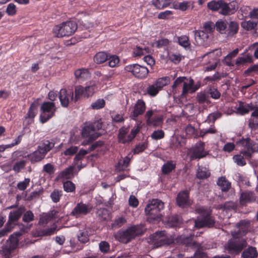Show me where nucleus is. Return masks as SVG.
Masks as SVG:
<instances>
[{
  "mask_svg": "<svg viewBox=\"0 0 258 258\" xmlns=\"http://www.w3.org/2000/svg\"><path fill=\"white\" fill-rule=\"evenodd\" d=\"M165 134L161 130L154 131L151 135L152 139L155 140H160L164 137Z\"/></svg>",
  "mask_w": 258,
  "mask_h": 258,
  "instance_id": "864d4df0",
  "label": "nucleus"
},
{
  "mask_svg": "<svg viewBox=\"0 0 258 258\" xmlns=\"http://www.w3.org/2000/svg\"><path fill=\"white\" fill-rule=\"evenodd\" d=\"M217 184L223 192L227 191L231 187V183L224 176H221L218 179Z\"/></svg>",
  "mask_w": 258,
  "mask_h": 258,
  "instance_id": "cd10ccee",
  "label": "nucleus"
},
{
  "mask_svg": "<svg viewBox=\"0 0 258 258\" xmlns=\"http://www.w3.org/2000/svg\"><path fill=\"white\" fill-rule=\"evenodd\" d=\"M249 222L246 220H241L237 224V226L238 228L237 231L232 232L233 237H240L245 235L248 231L249 227Z\"/></svg>",
  "mask_w": 258,
  "mask_h": 258,
  "instance_id": "6ab92c4d",
  "label": "nucleus"
},
{
  "mask_svg": "<svg viewBox=\"0 0 258 258\" xmlns=\"http://www.w3.org/2000/svg\"><path fill=\"white\" fill-rule=\"evenodd\" d=\"M149 243L154 247H158L164 245H169L174 242V238L167 236L164 231L156 232L150 237Z\"/></svg>",
  "mask_w": 258,
  "mask_h": 258,
  "instance_id": "9d476101",
  "label": "nucleus"
},
{
  "mask_svg": "<svg viewBox=\"0 0 258 258\" xmlns=\"http://www.w3.org/2000/svg\"><path fill=\"white\" fill-rule=\"evenodd\" d=\"M75 75L79 81H84L90 77V73L88 70L82 68L75 72Z\"/></svg>",
  "mask_w": 258,
  "mask_h": 258,
  "instance_id": "393cba45",
  "label": "nucleus"
},
{
  "mask_svg": "<svg viewBox=\"0 0 258 258\" xmlns=\"http://www.w3.org/2000/svg\"><path fill=\"white\" fill-rule=\"evenodd\" d=\"M52 219V216L49 214H43L40 216L39 224L43 225L46 224Z\"/></svg>",
  "mask_w": 258,
  "mask_h": 258,
  "instance_id": "3c124183",
  "label": "nucleus"
},
{
  "mask_svg": "<svg viewBox=\"0 0 258 258\" xmlns=\"http://www.w3.org/2000/svg\"><path fill=\"white\" fill-rule=\"evenodd\" d=\"M244 157V156L240 153L239 155H234L233 157V159L237 165L238 166H243L246 164V162Z\"/></svg>",
  "mask_w": 258,
  "mask_h": 258,
  "instance_id": "de8ad7c7",
  "label": "nucleus"
},
{
  "mask_svg": "<svg viewBox=\"0 0 258 258\" xmlns=\"http://www.w3.org/2000/svg\"><path fill=\"white\" fill-rule=\"evenodd\" d=\"M97 215L101 221H106L110 219V212L105 208H100L97 211Z\"/></svg>",
  "mask_w": 258,
  "mask_h": 258,
  "instance_id": "473e14b6",
  "label": "nucleus"
},
{
  "mask_svg": "<svg viewBox=\"0 0 258 258\" xmlns=\"http://www.w3.org/2000/svg\"><path fill=\"white\" fill-rule=\"evenodd\" d=\"M202 247V244H201V246L199 248H193L192 249H196L194 255L186 258H204L205 256V253L201 250Z\"/></svg>",
  "mask_w": 258,
  "mask_h": 258,
  "instance_id": "e2e57ef3",
  "label": "nucleus"
},
{
  "mask_svg": "<svg viewBox=\"0 0 258 258\" xmlns=\"http://www.w3.org/2000/svg\"><path fill=\"white\" fill-rule=\"evenodd\" d=\"M186 79L185 77H178L174 82L172 86V92L173 94H175L177 92V88L181 85V84H183L184 81Z\"/></svg>",
  "mask_w": 258,
  "mask_h": 258,
  "instance_id": "79ce46f5",
  "label": "nucleus"
},
{
  "mask_svg": "<svg viewBox=\"0 0 258 258\" xmlns=\"http://www.w3.org/2000/svg\"><path fill=\"white\" fill-rule=\"evenodd\" d=\"M237 111L241 114H244L249 112L250 110H252L251 106L249 104H244L242 102H239L238 106L236 107Z\"/></svg>",
  "mask_w": 258,
  "mask_h": 258,
  "instance_id": "4c0bfd02",
  "label": "nucleus"
},
{
  "mask_svg": "<svg viewBox=\"0 0 258 258\" xmlns=\"http://www.w3.org/2000/svg\"><path fill=\"white\" fill-rule=\"evenodd\" d=\"M21 235L20 232L12 234L1 247L0 254L4 256H11V254L18 245V237Z\"/></svg>",
  "mask_w": 258,
  "mask_h": 258,
  "instance_id": "6e6552de",
  "label": "nucleus"
},
{
  "mask_svg": "<svg viewBox=\"0 0 258 258\" xmlns=\"http://www.w3.org/2000/svg\"><path fill=\"white\" fill-rule=\"evenodd\" d=\"M74 94L72 91H68L65 89H62L59 93V99L63 107H68L70 101L74 100Z\"/></svg>",
  "mask_w": 258,
  "mask_h": 258,
  "instance_id": "a211bd4d",
  "label": "nucleus"
},
{
  "mask_svg": "<svg viewBox=\"0 0 258 258\" xmlns=\"http://www.w3.org/2000/svg\"><path fill=\"white\" fill-rule=\"evenodd\" d=\"M131 161V158L126 156L122 159L119 160L117 165L116 166V170L120 171L125 169V168L128 166Z\"/></svg>",
  "mask_w": 258,
  "mask_h": 258,
  "instance_id": "c756f323",
  "label": "nucleus"
},
{
  "mask_svg": "<svg viewBox=\"0 0 258 258\" xmlns=\"http://www.w3.org/2000/svg\"><path fill=\"white\" fill-rule=\"evenodd\" d=\"M176 167V164L173 161H168L162 166V171L164 174L171 172Z\"/></svg>",
  "mask_w": 258,
  "mask_h": 258,
  "instance_id": "2f4dec72",
  "label": "nucleus"
},
{
  "mask_svg": "<svg viewBox=\"0 0 258 258\" xmlns=\"http://www.w3.org/2000/svg\"><path fill=\"white\" fill-rule=\"evenodd\" d=\"M99 249L103 253H107L110 249V245L105 241H102L99 244Z\"/></svg>",
  "mask_w": 258,
  "mask_h": 258,
  "instance_id": "052dcab7",
  "label": "nucleus"
},
{
  "mask_svg": "<svg viewBox=\"0 0 258 258\" xmlns=\"http://www.w3.org/2000/svg\"><path fill=\"white\" fill-rule=\"evenodd\" d=\"M102 127V123L99 121H95L89 125L85 126L83 128L82 135L87 139L83 141V144H88L100 137L104 131H103L102 132H97V131L101 130Z\"/></svg>",
  "mask_w": 258,
  "mask_h": 258,
  "instance_id": "20e7f679",
  "label": "nucleus"
},
{
  "mask_svg": "<svg viewBox=\"0 0 258 258\" xmlns=\"http://www.w3.org/2000/svg\"><path fill=\"white\" fill-rule=\"evenodd\" d=\"M256 26V22H254L250 20L244 21L241 23V27L247 31L255 30Z\"/></svg>",
  "mask_w": 258,
  "mask_h": 258,
  "instance_id": "a19ab883",
  "label": "nucleus"
},
{
  "mask_svg": "<svg viewBox=\"0 0 258 258\" xmlns=\"http://www.w3.org/2000/svg\"><path fill=\"white\" fill-rule=\"evenodd\" d=\"M96 87L94 85L88 86L84 89L85 93L84 96L86 97H89L92 96L95 91Z\"/></svg>",
  "mask_w": 258,
  "mask_h": 258,
  "instance_id": "bf43d9fd",
  "label": "nucleus"
},
{
  "mask_svg": "<svg viewBox=\"0 0 258 258\" xmlns=\"http://www.w3.org/2000/svg\"><path fill=\"white\" fill-rule=\"evenodd\" d=\"M168 81L169 79L168 77H162L157 80L154 84L161 90L164 86L168 84Z\"/></svg>",
  "mask_w": 258,
  "mask_h": 258,
  "instance_id": "37998d69",
  "label": "nucleus"
},
{
  "mask_svg": "<svg viewBox=\"0 0 258 258\" xmlns=\"http://www.w3.org/2000/svg\"><path fill=\"white\" fill-rule=\"evenodd\" d=\"M216 30L220 34L224 35L226 38L232 37L238 32V23L234 21L228 22L226 20L220 19L215 25Z\"/></svg>",
  "mask_w": 258,
  "mask_h": 258,
  "instance_id": "f03ea898",
  "label": "nucleus"
},
{
  "mask_svg": "<svg viewBox=\"0 0 258 258\" xmlns=\"http://www.w3.org/2000/svg\"><path fill=\"white\" fill-rule=\"evenodd\" d=\"M194 80L191 78H188L186 77V79L184 81L182 87V91L181 94V97L185 96L187 93H193Z\"/></svg>",
  "mask_w": 258,
  "mask_h": 258,
  "instance_id": "4be33fe9",
  "label": "nucleus"
},
{
  "mask_svg": "<svg viewBox=\"0 0 258 258\" xmlns=\"http://www.w3.org/2000/svg\"><path fill=\"white\" fill-rule=\"evenodd\" d=\"M77 29V24L75 22L68 21L55 26L53 31L57 37H62L72 35Z\"/></svg>",
  "mask_w": 258,
  "mask_h": 258,
  "instance_id": "0eeeda50",
  "label": "nucleus"
},
{
  "mask_svg": "<svg viewBox=\"0 0 258 258\" xmlns=\"http://www.w3.org/2000/svg\"><path fill=\"white\" fill-rule=\"evenodd\" d=\"M236 145L241 148H243L240 153L246 159H250L253 152H258V144L251 140L249 138H242L236 142Z\"/></svg>",
  "mask_w": 258,
  "mask_h": 258,
  "instance_id": "423d86ee",
  "label": "nucleus"
},
{
  "mask_svg": "<svg viewBox=\"0 0 258 258\" xmlns=\"http://www.w3.org/2000/svg\"><path fill=\"white\" fill-rule=\"evenodd\" d=\"M125 71L131 73L138 79H143L146 78L149 73L148 69L144 66L137 63L129 64L124 67Z\"/></svg>",
  "mask_w": 258,
  "mask_h": 258,
  "instance_id": "f8f14e48",
  "label": "nucleus"
},
{
  "mask_svg": "<svg viewBox=\"0 0 258 258\" xmlns=\"http://www.w3.org/2000/svg\"><path fill=\"white\" fill-rule=\"evenodd\" d=\"M63 189L67 192L75 191L76 186L74 183L70 180H68L63 182Z\"/></svg>",
  "mask_w": 258,
  "mask_h": 258,
  "instance_id": "49530a36",
  "label": "nucleus"
},
{
  "mask_svg": "<svg viewBox=\"0 0 258 258\" xmlns=\"http://www.w3.org/2000/svg\"><path fill=\"white\" fill-rule=\"evenodd\" d=\"M54 144L53 143L45 140L40 144L38 148L46 155L48 152L54 147Z\"/></svg>",
  "mask_w": 258,
  "mask_h": 258,
  "instance_id": "c85d7f7f",
  "label": "nucleus"
},
{
  "mask_svg": "<svg viewBox=\"0 0 258 258\" xmlns=\"http://www.w3.org/2000/svg\"><path fill=\"white\" fill-rule=\"evenodd\" d=\"M171 0H153L154 6L158 9H162L168 6Z\"/></svg>",
  "mask_w": 258,
  "mask_h": 258,
  "instance_id": "58836bf2",
  "label": "nucleus"
},
{
  "mask_svg": "<svg viewBox=\"0 0 258 258\" xmlns=\"http://www.w3.org/2000/svg\"><path fill=\"white\" fill-rule=\"evenodd\" d=\"M195 234L194 233H190L188 235H181L178 236L176 239V242L178 244L185 245L187 248H199L201 246V243H198L194 240Z\"/></svg>",
  "mask_w": 258,
  "mask_h": 258,
  "instance_id": "ddd939ff",
  "label": "nucleus"
},
{
  "mask_svg": "<svg viewBox=\"0 0 258 258\" xmlns=\"http://www.w3.org/2000/svg\"><path fill=\"white\" fill-rule=\"evenodd\" d=\"M34 219V215L31 211H27L24 213L23 221L25 222H30Z\"/></svg>",
  "mask_w": 258,
  "mask_h": 258,
  "instance_id": "338daca9",
  "label": "nucleus"
},
{
  "mask_svg": "<svg viewBox=\"0 0 258 258\" xmlns=\"http://www.w3.org/2000/svg\"><path fill=\"white\" fill-rule=\"evenodd\" d=\"M25 210V208L24 206H20L17 209L11 211L9 215L8 223H13L18 221Z\"/></svg>",
  "mask_w": 258,
  "mask_h": 258,
  "instance_id": "412c9836",
  "label": "nucleus"
},
{
  "mask_svg": "<svg viewBox=\"0 0 258 258\" xmlns=\"http://www.w3.org/2000/svg\"><path fill=\"white\" fill-rule=\"evenodd\" d=\"M43 171L51 175L54 173L55 168L53 165L50 163H47L44 165Z\"/></svg>",
  "mask_w": 258,
  "mask_h": 258,
  "instance_id": "69168bd1",
  "label": "nucleus"
},
{
  "mask_svg": "<svg viewBox=\"0 0 258 258\" xmlns=\"http://www.w3.org/2000/svg\"><path fill=\"white\" fill-rule=\"evenodd\" d=\"M194 33L195 41L198 45H204L209 38V35L204 31L196 30Z\"/></svg>",
  "mask_w": 258,
  "mask_h": 258,
  "instance_id": "b1692460",
  "label": "nucleus"
},
{
  "mask_svg": "<svg viewBox=\"0 0 258 258\" xmlns=\"http://www.w3.org/2000/svg\"><path fill=\"white\" fill-rule=\"evenodd\" d=\"M225 245V249L231 254H238L247 246V243L244 238L233 237Z\"/></svg>",
  "mask_w": 258,
  "mask_h": 258,
  "instance_id": "1a4fd4ad",
  "label": "nucleus"
},
{
  "mask_svg": "<svg viewBox=\"0 0 258 258\" xmlns=\"http://www.w3.org/2000/svg\"><path fill=\"white\" fill-rule=\"evenodd\" d=\"M178 43L183 47L186 48L190 45L188 37L185 35L179 37L178 38Z\"/></svg>",
  "mask_w": 258,
  "mask_h": 258,
  "instance_id": "603ef678",
  "label": "nucleus"
},
{
  "mask_svg": "<svg viewBox=\"0 0 258 258\" xmlns=\"http://www.w3.org/2000/svg\"><path fill=\"white\" fill-rule=\"evenodd\" d=\"M62 196V191L61 190L54 189L50 194V198L54 203H58L59 201L60 198Z\"/></svg>",
  "mask_w": 258,
  "mask_h": 258,
  "instance_id": "a18cd8bd",
  "label": "nucleus"
},
{
  "mask_svg": "<svg viewBox=\"0 0 258 258\" xmlns=\"http://www.w3.org/2000/svg\"><path fill=\"white\" fill-rule=\"evenodd\" d=\"M30 179L29 178H25L22 181H20L17 184V188L20 190H24L26 189L27 186L29 185Z\"/></svg>",
  "mask_w": 258,
  "mask_h": 258,
  "instance_id": "4d7b16f0",
  "label": "nucleus"
},
{
  "mask_svg": "<svg viewBox=\"0 0 258 258\" xmlns=\"http://www.w3.org/2000/svg\"><path fill=\"white\" fill-rule=\"evenodd\" d=\"M164 203L158 199H153L148 204L145 209V212L148 216V219L158 220L161 217L160 212L164 209Z\"/></svg>",
  "mask_w": 258,
  "mask_h": 258,
  "instance_id": "39448f33",
  "label": "nucleus"
},
{
  "mask_svg": "<svg viewBox=\"0 0 258 258\" xmlns=\"http://www.w3.org/2000/svg\"><path fill=\"white\" fill-rule=\"evenodd\" d=\"M256 199L254 192L250 191H245L241 194L240 203L241 205H244L247 203H252L255 201Z\"/></svg>",
  "mask_w": 258,
  "mask_h": 258,
  "instance_id": "5701e85b",
  "label": "nucleus"
},
{
  "mask_svg": "<svg viewBox=\"0 0 258 258\" xmlns=\"http://www.w3.org/2000/svg\"><path fill=\"white\" fill-rule=\"evenodd\" d=\"M207 94L214 99H218L221 96L220 92L214 86H210L208 89Z\"/></svg>",
  "mask_w": 258,
  "mask_h": 258,
  "instance_id": "c9c22d12",
  "label": "nucleus"
},
{
  "mask_svg": "<svg viewBox=\"0 0 258 258\" xmlns=\"http://www.w3.org/2000/svg\"><path fill=\"white\" fill-rule=\"evenodd\" d=\"M108 55L104 52L97 53L94 57V61L97 63H102L108 59Z\"/></svg>",
  "mask_w": 258,
  "mask_h": 258,
  "instance_id": "e433bc0d",
  "label": "nucleus"
},
{
  "mask_svg": "<svg viewBox=\"0 0 258 258\" xmlns=\"http://www.w3.org/2000/svg\"><path fill=\"white\" fill-rule=\"evenodd\" d=\"M74 167L70 166L68 168L62 171L59 174V176L61 178H66L67 179H71L74 176Z\"/></svg>",
  "mask_w": 258,
  "mask_h": 258,
  "instance_id": "72a5a7b5",
  "label": "nucleus"
},
{
  "mask_svg": "<svg viewBox=\"0 0 258 258\" xmlns=\"http://www.w3.org/2000/svg\"><path fill=\"white\" fill-rule=\"evenodd\" d=\"M145 109V102L142 99L138 100L134 106V110L131 114V117L134 119H136V117L144 113Z\"/></svg>",
  "mask_w": 258,
  "mask_h": 258,
  "instance_id": "aec40b11",
  "label": "nucleus"
},
{
  "mask_svg": "<svg viewBox=\"0 0 258 258\" xmlns=\"http://www.w3.org/2000/svg\"><path fill=\"white\" fill-rule=\"evenodd\" d=\"M205 143L200 141L196 143L189 150L191 160L200 159L206 157L208 152L205 151Z\"/></svg>",
  "mask_w": 258,
  "mask_h": 258,
  "instance_id": "4468645a",
  "label": "nucleus"
},
{
  "mask_svg": "<svg viewBox=\"0 0 258 258\" xmlns=\"http://www.w3.org/2000/svg\"><path fill=\"white\" fill-rule=\"evenodd\" d=\"M105 104V100L103 99H99L91 104V107L94 109H99L103 108Z\"/></svg>",
  "mask_w": 258,
  "mask_h": 258,
  "instance_id": "5fc2aeb1",
  "label": "nucleus"
},
{
  "mask_svg": "<svg viewBox=\"0 0 258 258\" xmlns=\"http://www.w3.org/2000/svg\"><path fill=\"white\" fill-rule=\"evenodd\" d=\"M75 97L74 98V101L76 102L80 99V97L84 95L85 90L82 86H79L75 87Z\"/></svg>",
  "mask_w": 258,
  "mask_h": 258,
  "instance_id": "09e8293b",
  "label": "nucleus"
},
{
  "mask_svg": "<svg viewBox=\"0 0 258 258\" xmlns=\"http://www.w3.org/2000/svg\"><path fill=\"white\" fill-rule=\"evenodd\" d=\"M88 153V151L86 150L81 149L79 151V153H77L74 158V163L77 164V162L81 160L86 154Z\"/></svg>",
  "mask_w": 258,
  "mask_h": 258,
  "instance_id": "680f3d73",
  "label": "nucleus"
},
{
  "mask_svg": "<svg viewBox=\"0 0 258 258\" xmlns=\"http://www.w3.org/2000/svg\"><path fill=\"white\" fill-rule=\"evenodd\" d=\"M42 112L40 116L41 122L44 123L54 116L56 107L53 102H45L41 106Z\"/></svg>",
  "mask_w": 258,
  "mask_h": 258,
  "instance_id": "9b49d317",
  "label": "nucleus"
},
{
  "mask_svg": "<svg viewBox=\"0 0 258 258\" xmlns=\"http://www.w3.org/2000/svg\"><path fill=\"white\" fill-rule=\"evenodd\" d=\"M238 8L237 3L235 1L227 3L222 1L219 13L224 16L231 15L235 13Z\"/></svg>",
  "mask_w": 258,
  "mask_h": 258,
  "instance_id": "2eb2a0df",
  "label": "nucleus"
},
{
  "mask_svg": "<svg viewBox=\"0 0 258 258\" xmlns=\"http://www.w3.org/2000/svg\"><path fill=\"white\" fill-rule=\"evenodd\" d=\"M27 161L24 160L17 161L13 167V170L16 173H19L21 170L24 168Z\"/></svg>",
  "mask_w": 258,
  "mask_h": 258,
  "instance_id": "c03bdc74",
  "label": "nucleus"
},
{
  "mask_svg": "<svg viewBox=\"0 0 258 258\" xmlns=\"http://www.w3.org/2000/svg\"><path fill=\"white\" fill-rule=\"evenodd\" d=\"M92 207L89 205L83 203L77 204L71 212V215L76 218H79L81 215L88 214L92 210Z\"/></svg>",
  "mask_w": 258,
  "mask_h": 258,
  "instance_id": "dca6fc26",
  "label": "nucleus"
},
{
  "mask_svg": "<svg viewBox=\"0 0 258 258\" xmlns=\"http://www.w3.org/2000/svg\"><path fill=\"white\" fill-rule=\"evenodd\" d=\"M257 256L258 253L256 248L253 246H249L241 253V256L243 258H256Z\"/></svg>",
  "mask_w": 258,
  "mask_h": 258,
  "instance_id": "bb28decb",
  "label": "nucleus"
},
{
  "mask_svg": "<svg viewBox=\"0 0 258 258\" xmlns=\"http://www.w3.org/2000/svg\"><path fill=\"white\" fill-rule=\"evenodd\" d=\"M43 192V188L40 189L38 190H36L32 192L28 197L27 200L29 201L33 200L35 199L38 198L39 196Z\"/></svg>",
  "mask_w": 258,
  "mask_h": 258,
  "instance_id": "0e129e2a",
  "label": "nucleus"
},
{
  "mask_svg": "<svg viewBox=\"0 0 258 258\" xmlns=\"http://www.w3.org/2000/svg\"><path fill=\"white\" fill-rule=\"evenodd\" d=\"M45 156V154L38 148L36 151L30 155V160L32 163L39 162L43 159Z\"/></svg>",
  "mask_w": 258,
  "mask_h": 258,
  "instance_id": "7c9ffc66",
  "label": "nucleus"
},
{
  "mask_svg": "<svg viewBox=\"0 0 258 258\" xmlns=\"http://www.w3.org/2000/svg\"><path fill=\"white\" fill-rule=\"evenodd\" d=\"M143 225H137L130 227L125 230L120 231L117 233L119 241L127 243L137 236L142 235L145 231Z\"/></svg>",
  "mask_w": 258,
  "mask_h": 258,
  "instance_id": "7ed1b4c3",
  "label": "nucleus"
},
{
  "mask_svg": "<svg viewBox=\"0 0 258 258\" xmlns=\"http://www.w3.org/2000/svg\"><path fill=\"white\" fill-rule=\"evenodd\" d=\"M107 60L108 61L109 66L112 68L116 67L119 61L118 57L116 55L110 56L109 58L108 57Z\"/></svg>",
  "mask_w": 258,
  "mask_h": 258,
  "instance_id": "6e6d98bb",
  "label": "nucleus"
},
{
  "mask_svg": "<svg viewBox=\"0 0 258 258\" xmlns=\"http://www.w3.org/2000/svg\"><path fill=\"white\" fill-rule=\"evenodd\" d=\"M78 147L77 146H71L68 148L63 152L65 156H72L77 153Z\"/></svg>",
  "mask_w": 258,
  "mask_h": 258,
  "instance_id": "774afa93",
  "label": "nucleus"
},
{
  "mask_svg": "<svg viewBox=\"0 0 258 258\" xmlns=\"http://www.w3.org/2000/svg\"><path fill=\"white\" fill-rule=\"evenodd\" d=\"M196 212L200 214L195 220V226L198 228L203 227L211 228L215 225V220L211 215V212L206 207L197 206L195 209Z\"/></svg>",
  "mask_w": 258,
  "mask_h": 258,
  "instance_id": "f257e3e1",
  "label": "nucleus"
},
{
  "mask_svg": "<svg viewBox=\"0 0 258 258\" xmlns=\"http://www.w3.org/2000/svg\"><path fill=\"white\" fill-rule=\"evenodd\" d=\"M222 1H212L208 3L207 7L213 12H217L220 10Z\"/></svg>",
  "mask_w": 258,
  "mask_h": 258,
  "instance_id": "f704fd0d",
  "label": "nucleus"
},
{
  "mask_svg": "<svg viewBox=\"0 0 258 258\" xmlns=\"http://www.w3.org/2000/svg\"><path fill=\"white\" fill-rule=\"evenodd\" d=\"M160 90L154 84L150 85L147 89V93L150 96H155L159 92Z\"/></svg>",
  "mask_w": 258,
  "mask_h": 258,
  "instance_id": "8fccbe9b",
  "label": "nucleus"
},
{
  "mask_svg": "<svg viewBox=\"0 0 258 258\" xmlns=\"http://www.w3.org/2000/svg\"><path fill=\"white\" fill-rule=\"evenodd\" d=\"M210 173L205 167L199 168L197 172V177L199 179H205L210 176Z\"/></svg>",
  "mask_w": 258,
  "mask_h": 258,
  "instance_id": "ea45409f",
  "label": "nucleus"
},
{
  "mask_svg": "<svg viewBox=\"0 0 258 258\" xmlns=\"http://www.w3.org/2000/svg\"><path fill=\"white\" fill-rule=\"evenodd\" d=\"M6 12L8 16H14L17 13L16 6L13 3L9 4L7 6Z\"/></svg>",
  "mask_w": 258,
  "mask_h": 258,
  "instance_id": "13d9d810",
  "label": "nucleus"
},
{
  "mask_svg": "<svg viewBox=\"0 0 258 258\" xmlns=\"http://www.w3.org/2000/svg\"><path fill=\"white\" fill-rule=\"evenodd\" d=\"M176 201L177 205L182 208L191 205L189 199V191L186 190L179 192L176 198Z\"/></svg>",
  "mask_w": 258,
  "mask_h": 258,
  "instance_id": "f3484780",
  "label": "nucleus"
},
{
  "mask_svg": "<svg viewBox=\"0 0 258 258\" xmlns=\"http://www.w3.org/2000/svg\"><path fill=\"white\" fill-rule=\"evenodd\" d=\"M197 102L202 105H208L211 103L209 96L205 92H198L196 96Z\"/></svg>",
  "mask_w": 258,
  "mask_h": 258,
  "instance_id": "a878e982",
  "label": "nucleus"
}]
</instances>
